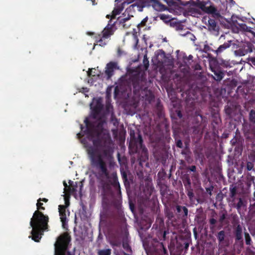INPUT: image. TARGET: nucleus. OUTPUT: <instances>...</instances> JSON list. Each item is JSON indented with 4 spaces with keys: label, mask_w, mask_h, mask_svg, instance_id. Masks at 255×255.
I'll return each instance as SVG.
<instances>
[{
    "label": "nucleus",
    "mask_w": 255,
    "mask_h": 255,
    "mask_svg": "<svg viewBox=\"0 0 255 255\" xmlns=\"http://www.w3.org/2000/svg\"><path fill=\"white\" fill-rule=\"evenodd\" d=\"M214 50H215L212 49L209 46H208L207 45H205V46H204V51L205 52L212 51V52H214Z\"/></svg>",
    "instance_id": "nucleus-47"
},
{
    "label": "nucleus",
    "mask_w": 255,
    "mask_h": 255,
    "mask_svg": "<svg viewBox=\"0 0 255 255\" xmlns=\"http://www.w3.org/2000/svg\"><path fill=\"white\" fill-rule=\"evenodd\" d=\"M158 16L160 19L162 20L165 23L170 22V24H172V22L171 21V18L169 15L164 14H160Z\"/></svg>",
    "instance_id": "nucleus-30"
},
{
    "label": "nucleus",
    "mask_w": 255,
    "mask_h": 255,
    "mask_svg": "<svg viewBox=\"0 0 255 255\" xmlns=\"http://www.w3.org/2000/svg\"><path fill=\"white\" fill-rule=\"evenodd\" d=\"M176 145L180 148H182L183 147V145L182 140L180 139L176 140Z\"/></svg>",
    "instance_id": "nucleus-45"
},
{
    "label": "nucleus",
    "mask_w": 255,
    "mask_h": 255,
    "mask_svg": "<svg viewBox=\"0 0 255 255\" xmlns=\"http://www.w3.org/2000/svg\"><path fill=\"white\" fill-rule=\"evenodd\" d=\"M130 141L129 142V149L134 153L141 152L145 156H147V149L143 144V139L139 132L136 137L133 130H130L129 132Z\"/></svg>",
    "instance_id": "nucleus-2"
},
{
    "label": "nucleus",
    "mask_w": 255,
    "mask_h": 255,
    "mask_svg": "<svg viewBox=\"0 0 255 255\" xmlns=\"http://www.w3.org/2000/svg\"><path fill=\"white\" fill-rule=\"evenodd\" d=\"M93 34H94V33H93V32H90L89 33V35H93Z\"/></svg>",
    "instance_id": "nucleus-63"
},
{
    "label": "nucleus",
    "mask_w": 255,
    "mask_h": 255,
    "mask_svg": "<svg viewBox=\"0 0 255 255\" xmlns=\"http://www.w3.org/2000/svg\"><path fill=\"white\" fill-rule=\"evenodd\" d=\"M111 20H109L108 24L102 31V38L104 39L108 38L114 34V23L111 24Z\"/></svg>",
    "instance_id": "nucleus-13"
},
{
    "label": "nucleus",
    "mask_w": 255,
    "mask_h": 255,
    "mask_svg": "<svg viewBox=\"0 0 255 255\" xmlns=\"http://www.w3.org/2000/svg\"><path fill=\"white\" fill-rule=\"evenodd\" d=\"M254 48V46L252 43L247 42L241 44L238 50V52L240 56H244L248 53L252 52Z\"/></svg>",
    "instance_id": "nucleus-10"
},
{
    "label": "nucleus",
    "mask_w": 255,
    "mask_h": 255,
    "mask_svg": "<svg viewBox=\"0 0 255 255\" xmlns=\"http://www.w3.org/2000/svg\"><path fill=\"white\" fill-rule=\"evenodd\" d=\"M213 188L214 187L213 186H211L209 187L206 188V191L210 196L212 195V192L213 190Z\"/></svg>",
    "instance_id": "nucleus-46"
},
{
    "label": "nucleus",
    "mask_w": 255,
    "mask_h": 255,
    "mask_svg": "<svg viewBox=\"0 0 255 255\" xmlns=\"http://www.w3.org/2000/svg\"><path fill=\"white\" fill-rule=\"evenodd\" d=\"M252 200L253 201H255V192L254 193V196H253V197L252 198Z\"/></svg>",
    "instance_id": "nucleus-60"
},
{
    "label": "nucleus",
    "mask_w": 255,
    "mask_h": 255,
    "mask_svg": "<svg viewBox=\"0 0 255 255\" xmlns=\"http://www.w3.org/2000/svg\"><path fill=\"white\" fill-rule=\"evenodd\" d=\"M217 223V220L214 218H211L209 220L210 228L213 229L215 227V224Z\"/></svg>",
    "instance_id": "nucleus-39"
},
{
    "label": "nucleus",
    "mask_w": 255,
    "mask_h": 255,
    "mask_svg": "<svg viewBox=\"0 0 255 255\" xmlns=\"http://www.w3.org/2000/svg\"><path fill=\"white\" fill-rule=\"evenodd\" d=\"M129 80L132 84L134 94L139 95L140 91L144 88L143 86L145 81L139 74L132 75Z\"/></svg>",
    "instance_id": "nucleus-7"
},
{
    "label": "nucleus",
    "mask_w": 255,
    "mask_h": 255,
    "mask_svg": "<svg viewBox=\"0 0 255 255\" xmlns=\"http://www.w3.org/2000/svg\"><path fill=\"white\" fill-rule=\"evenodd\" d=\"M88 75L90 76H95L96 75V74H95V72L93 73V69H89L88 71Z\"/></svg>",
    "instance_id": "nucleus-49"
},
{
    "label": "nucleus",
    "mask_w": 255,
    "mask_h": 255,
    "mask_svg": "<svg viewBox=\"0 0 255 255\" xmlns=\"http://www.w3.org/2000/svg\"><path fill=\"white\" fill-rule=\"evenodd\" d=\"M63 185L64 186L65 190H67L68 189L69 186H68V185L66 183L65 181H63Z\"/></svg>",
    "instance_id": "nucleus-55"
},
{
    "label": "nucleus",
    "mask_w": 255,
    "mask_h": 255,
    "mask_svg": "<svg viewBox=\"0 0 255 255\" xmlns=\"http://www.w3.org/2000/svg\"><path fill=\"white\" fill-rule=\"evenodd\" d=\"M112 121H114V125L115 126H116L118 124V120L116 118H115V119H114L113 118L112 119Z\"/></svg>",
    "instance_id": "nucleus-56"
},
{
    "label": "nucleus",
    "mask_w": 255,
    "mask_h": 255,
    "mask_svg": "<svg viewBox=\"0 0 255 255\" xmlns=\"http://www.w3.org/2000/svg\"><path fill=\"white\" fill-rule=\"evenodd\" d=\"M208 26L210 30L217 31L219 30V26L217 25V22L213 18H209Z\"/></svg>",
    "instance_id": "nucleus-21"
},
{
    "label": "nucleus",
    "mask_w": 255,
    "mask_h": 255,
    "mask_svg": "<svg viewBox=\"0 0 255 255\" xmlns=\"http://www.w3.org/2000/svg\"><path fill=\"white\" fill-rule=\"evenodd\" d=\"M244 235L246 245H250L251 244L252 240L249 234L246 232H245Z\"/></svg>",
    "instance_id": "nucleus-35"
},
{
    "label": "nucleus",
    "mask_w": 255,
    "mask_h": 255,
    "mask_svg": "<svg viewBox=\"0 0 255 255\" xmlns=\"http://www.w3.org/2000/svg\"><path fill=\"white\" fill-rule=\"evenodd\" d=\"M249 120L254 124H255V111L254 110H251L249 113Z\"/></svg>",
    "instance_id": "nucleus-34"
},
{
    "label": "nucleus",
    "mask_w": 255,
    "mask_h": 255,
    "mask_svg": "<svg viewBox=\"0 0 255 255\" xmlns=\"http://www.w3.org/2000/svg\"><path fill=\"white\" fill-rule=\"evenodd\" d=\"M161 194H162V202H163L164 200L165 194L162 193Z\"/></svg>",
    "instance_id": "nucleus-59"
},
{
    "label": "nucleus",
    "mask_w": 255,
    "mask_h": 255,
    "mask_svg": "<svg viewBox=\"0 0 255 255\" xmlns=\"http://www.w3.org/2000/svg\"><path fill=\"white\" fill-rule=\"evenodd\" d=\"M237 188L236 186H234L233 185L230 186L229 198L228 199L237 198Z\"/></svg>",
    "instance_id": "nucleus-25"
},
{
    "label": "nucleus",
    "mask_w": 255,
    "mask_h": 255,
    "mask_svg": "<svg viewBox=\"0 0 255 255\" xmlns=\"http://www.w3.org/2000/svg\"><path fill=\"white\" fill-rule=\"evenodd\" d=\"M216 236L220 245H222L224 243V241L226 237V232L225 231L222 230L219 231L216 235Z\"/></svg>",
    "instance_id": "nucleus-22"
},
{
    "label": "nucleus",
    "mask_w": 255,
    "mask_h": 255,
    "mask_svg": "<svg viewBox=\"0 0 255 255\" xmlns=\"http://www.w3.org/2000/svg\"><path fill=\"white\" fill-rule=\"evenodd\" d=\"M143 63L144 64L145 67H147L148 66V65H149L148 61L146 56H145L144 57Z\"/></svg>",
    "instance_id": "nucleus-50"
},
{
    "label": "nucleus",
    "mask_w": 255,
    "mask_h": 255,
    "mask_svg": "<svg viewBox=\"0 0 255 255\" xmlns=\"http://www.w3.org/2000/svg\"><path fill=\"white\" fill-rule=\"evenodd\" d=\"M233 224V234L235 238V244H238L241 246L244 245L243 237V229L242 226L239 224L238 219L234 217L232 222Z\"/></svg>",
    "instance_id": "nucleus-6"
},
{
    "label": "nucleus",
    "mask_w": 255,
    "mask_h": 255,
    "mask_svg": "<svg viewBox=\"0 0 255 255\" xmlns=\"http://www.w3.org/2000/svg\"><path fill=\"white\" fill-rule=\"evenodd\" d=\"M199 67H198V68L197 67L196 68V69H200V68H199V67L200 68V65H198Z\"/></svg>",
    "instance_id": "nucleus-62"
},
{
    "label": "nucleus",
    "mask_w": 255,
    "mask_h": 255,
    "mask_svg": "<svg viewBox=\"0 0 255 255\" xmlns=\"http://www.w3.org/2000/svg\"><path fill=\"white\" fill-rule=\"evenodd\" d=\"M117 64L113 62H110L107 64L105 73L109 77H111L113 75L114 70Z\"/></svg>",
    "instance_id": "nucleus-20"
},
{
    "label": "nucleus",
    "mask_w": 255,
    "mask_h": 255,
    "mask_svg": "<svg viewBox=\"0 0 255 255\" xmlns=\"http://www.w3.org/2000/svg\"><path fill=\"white\" fill-rule=\"evenodd\" d=\"M192 58H193V56H192V55H190L188 57V58H187V59H188L189 60H192Z\"/></svg>",
    "instance_id": "nucleus-58"
},
{
    "label": "nucleus",
    "mask_w": 255,
    "mask_h": 255,
    "mask_svg": "<svg viewBox=\"0 0 255 255\" xmlns=\"http://www.w3.org/2000/svg\"><path fill=\"white\" fill-rule=\"evenodd\" d=\"M112 250L110 249L100 250L98 251V255H111Z\"/></svg>",
    "instance_id": "nucleus-29"
},
{
    "label": "nucleus",
    "mask_w": 255,
    "mask_h": 255,
    "mask_svg": "<svg viewBox=\"0 0 255 255\" xmlns=\"http://www.w3.org/2000/svg\"><path fill=\"white\" fill-rule=\"evenodd\" d=\"M228 201L229 206L232 208H236L239 214H241V209L246 207V200L240 197L228 199Z\"/></svg>",
    "instance_id": "nucleus-8"
},
{
    "label": "nucleus",
    "mask_w": 255,
    "mask_h": 255,
    "mask_svg": "<svg viewBox=\"0 0 255 255\" xmlns=\"http://www.w3.org/2000/svg\"><path fill=\"white\" fill-rule=\"evenodd\" d=\"M188 169L192 172H195L196 171V167L195 165H191L188 167Z\"/></svg>",
    "instance_id": "nucleus-51"
},
{
    "label": "nucleus",
    "mask_w": 255,
    "mask_h": 255,
    "mask_svg": "<svg viewBox=\"0 0 255 255\" xmlns=\"http://www.w3.org/2000/svg\"><path fill=\"white\" fill-rule=\"evenodd\" d=\"M44 231L45 230H41L35 228H32V230L31 231V236H29V237H31L32 239L35 242H38L41 239V235L43 234Z\"/></svg>",
    "instance_id": "nucleus-16"
},
{
    "label": "nucleus",
    "mask_w": 255,
    "mask_h": 255,
    "mask_svg": "<svg viewBox=\"0 0 255 255\" xmlns=\"http://www.w3.org/2000/svg\"><path fill=\"white\" fill-rule=\"evenodd\" d=\"M167 233V231H166L165 230L163 231V229L159 230L157 232V233H156V235H157V236L158 238V239L160 241H164V240H165L166 235Z\"/></svg>",
    "instance_id": "nucleus-27"
},
{
    "label": "nucleus",
    "mask_w": 255,
    "mask_h": 255,
    "mask_svg": "<svg viewBox=\"0 0 255 255\" xmlns=\"http://www.w3.org/2000/svg\"><path fill=\"white\" fill-rule=\"evenodd\" d=\"M112 204L115 209L119 211L122 207V200L121 199L114 198L112 202Z\"/></svg>",
    "instance_id": "nucleus-24"
},
{
    "label": "nucleus",
    "mask_w": 255,
    "mask_h": 255,
    "mask_svg": "<svg viewBox=\"0 0 255 255\" xmlns=\"http://www.w3.org/2000/svg\"><path fill=\"white\" fill-rule=\"evenodd\" d=\"M147 1L156 11H163L166 9V6L157 0H147Z\"/></svg>",
    "instance_id": "nucleus-15"
},
{
    "label": "nucleus",
    "mask_w": 255,
    "mask_h": 255,
    "mask_svg": "<svg viewBox=\"0 0 255 255\" xmlns=\"http://www.w3.org/2000/svg\"><path fill=\"white\" fill-rule=\"evenodd\" d=\"M147 20H148L147 17H146L144 18H143L142 19V20L140 22V23L138 24V27H143V26H145L147 21Z\"/></svg>",
    "instance_id": "nucleus-42"
},
{
    "label": "nucleus",
    "mask_w": 255,
    "mask_h": 255,
    "mask_svg": "<svg viewBox=\"0 0 255 255\" xmlns=\"http://www.w3.org/2000/svg\"><path fill=\"white\" fill-rule=\"evenodd\" d=\"M207 3L208 2L204 1H199L197 2V5L206 13L212 14L214 17H220L221 14H224L227 9L226 5L224 3H221V5L224 7L221 9L219 7H215L213 5L206 6Z\"/></svg>",
    "instance_id": "nucleus-5"
},
{
    "label": "nucleus",
    "mask_w": 255,
    "mask_h": 255,
    "mask_svg": "<svg viewBox=\"0 0 255 255\" xmlns=\"http://www.w3.org/2000/svg\"><path fill=\"white\" fill-rule=\"evenodd\" d=\"M48 201V200L46 198H39V199H38L37 201L38 202H40L41 201H43L44 202H47Z\"/></svg>",
    "instance_id": "nucleus-52"
},
{
    "label": "nucleus",
    "mask_w": 255,
    "mask_h": 255,
    "mask_svg": "<svg viewBox=\"0 0 255 255\" xmlns=\"http://www.w3.org/2000/svg\"><path fill=\"white\" fill-rule=\"evenodd\" d=\"M253 168V163L251 162H248L247 163V168L248 170L250 171Z\"/></svg>",
    "instance_id": "nucleus-48"
},
{
    "label": "nucleus",
    "mask_w": 255,
    "mask_h": 255,
    "mask_svg": "<svg viewBox=\"0 0 255 255\" xmlns=\"http://www.w3.org/2000/svg\"><path fill=\"white\" fill-rule=\"evenodd\" d=\"M103 106L100 102H97L96 105L94 107L93 111L96 114H99L103 109Z\"/></svg>",
    "instance_id": "nucleus-31"
},
{
    "label": "nucleus",
    "mask_w": 255,
    "mask_h": 255,
    "mask_svg": "<svg viewBox=\"0 0 255 255\" xmlns=\"http://www.w3.org/2000/svg\"><path fill=\"white\" fill-rule=\"evenodd\" d=\"M188 247V244H186V246H185V248H187Z\"/></svg>",
    "instance_id": "nucleus-64"
},
{
    "label": "nucleus",
    "mask_w": 255,
    "mask_h": 255,
    "mask_svg": "<svg viewBox=\"0 0 255 255\" xmlns=\"http://www.w3.org/2000/svg\"><path fill=\"white\" fill-rule=\"evenodd\" d=\"M65 203L66 206L60 205L58 206V210L59 213V216L61 221L63 225H64L67 222L66 215V206H69V203H68L65 199Z\"/></svg>",
    "instance_id": "nucleus-14"
},
{
    "label": "nucleus",
    "mask_w": 255,
    "mask_h": 255,
    "mask_svg": "<svg viewBox=\"0 0 255 255\" xmlns=\"http://www.w3.org/2000/svg\"><path fill=\"white\" fill-rule=\"evenodd\" d=\"M225 110L227 114H230L231 109L229 108L226 109Z\"/></svg>",
    "instance_id": "nucleus-57"
},
{
    "label": "nucleus",
    "mask_w": 255,
    "mask_h": 255,
    "mask_svg": "<svg viewBox=\"0 0 255 255\" xmlns=\"http://www.w3.org/2000/svg\"><path fill=\"white\" fill-rule=\"evenodd\" d=\"M211 71L214 73V76L213 78L217 81H221L225 76L224 72L221 69L219 66L212 67L210 65Z\"/></svg>",
    "instance_id": "nucleus-11"
},
{
    "label": "nucleus",
    "mask_w": 255,
    "mask_h": 255,
    "mask_svg": "<svg viewBox=\"0 0 255 255\" xmlns=\"http://www.w3.org/2000/svg\"><path fill=\"white\" fill-rule=\"evenodd\" d=\"M72 183L73 182L72 181L69 180V183L70 184V185L68 186V189L66 190H67V192H68L69 193H73L76 191V189L75 187L71 186Z\"/></svg>",
    "instance_id": "nucleus-38"
},
{
    "label": "nucleus",
    "mask_w": 255,
    "mask_h": 255,
    "mask_svg": "<svg viewBox=\"0 0 255 255\" xmlns=\"http://www.w3.org/2000/svg\"><path fill=\"white\" fill-rule=\"evenodd\" d=\"M205 219V217L202 214H197L195 216V220L198 224H203Z\"/></svg>",
    "instance_id": "nucleus-28"
},
{
    "label": "nucleus",
    "mask_w": 255,
    "mask_h": 255,
    "mask_svg": "<svg viewBox=\"0 0 255 255\" xmlns=\"http://www.w3.org/2000/svg\"><path fill=\"white\" fill-rule=\"evenodd\" d=\"M133 37H134L135 40L136 41V43H137L138 42V39L137 36L136 35V33H134L133 34Z\"/></svg>",
    "instance_id": "nucleus-54"
},
{
    "label": "nucleus",
    "mask_w": 255,
    "mask_h": 255,
    "mask_svg": "<svg viewBox=\"0 0 255 255\" xmlns=\"http://www.w3.org/2000/svg\"><path fill=\"white\" fill-rule=\"evenodd\" d=\"M182 181L185 189H190L191 187V182L188 175H185L182 178Z\"/></svg>",
    "instance_id": "nucleus-23"
},
{
    "label": "nucleus",
    "mask_w": 255,
    "mask_h": 255,
    "mask_svg": "<svg viewBox=\"0 0 255 255\" xmlns=\"http://www.w3.org/2000/svg\"><path fill=\"white\" fill-rule=\"evenodd\" d=\"M71 236L67 233L59 236L54 244V255H72L68 251Z\"/></svg>",
    "instance_id": "nucleus-3"
},
{
    "label": "nucleus",
    "mask_w": 255,
    "mask_h": 255,
    "mask_svg": "<svg viewBox=\"0 0 255 255\" xmlns=\"http://www.w3.org/2000/svg\"><path fill=\"white\" fill-rule=\"evenodd\" d=\"M96 42L101 46H104L107 44V43L105 42L102 38V36H101L100 34H99L97 37H96Z\"/></svg>",
    "instance_id": "nucleus-32"
},
{
    "label": "nucleus",
    "mask_w": 255,
    "mask_h": 255,
    "mask_svg": "<svg viewBox=\"0 0 255 255\" xmlns=\"http://www.w3.org/2000/svg\"><path fill=\"white\" fill-rule=\"evenodd\" d=\"M151 253L147 252V255H168L166 249L162 243L158 241L155 242Z\"/></svg>",
    "instance_id": "nucleus-9"
},
{
    "label": "nucleus",
    "mask_w": 255,
    "mask_h": 255,
    "mask_svg": "<svg viewBox=\"0 0 255 255\" xmlns=\"http://www.w3.org/2000/svg\"><path fill=\"white\" fill-rule=\"evenodd\" d=\"M48 222L47 215H44L40 211H35L30 220V225L32 228L45 231L48 229Z\"/></svg>",
    "instance_id": "nucleus-4"
},
{
    "label": "nucleus",
    "mask_w": 255,
    "mask_h": 255,
    "mask_svg": "<svg viewBox=\"0 0 255 255\" xmlns=\"http://www.w3.org/2000/svg\"><path fill=\"white\" fill-rule=\"evenodd\" d=\"M130 18L129 16H128L127 17L121 18L120 19V22L121 23H123V26L126 28H128L129 27V25H127L126 24H125L126 22Z\"/></svg>",
    "instance_id": "nucleus-37"
},
{
    "label": "nucleus",
    "mask_w": 255,
    "mask_h": 255,
    "mask_svg": "<svg viewBox=\"0 0 255 255\" xmlns=\"http://www.w3.org/2000/svg\"><path fill=\"white\" fill-rule=\"evenodd\" d=\"M201 130V124L198 123L195 125L189 128L188 129V132L192 138H194L198 135H201L202 134V131Z\"/></svg>",
    "instance_id": "nucleus-12"
},
{
    "label": "nucleus",
    "mask_w": 255,
    "mask_h": 255,
    "mask_svg": "<svg viewBox=\"0 0 255 255\" xmlns=\"http://www.w3.org/2000/svg\"><path fill=\"white\" fill-rule=\"evenodd\" d=\"M113 194L111 185L107 182H105L102 184V195L103 199H106L107 196L111 195Z\"/></svg>",
    "instance_id": "nucleus-17"
},
{
    "label": "nucleus",
    "mask_w": 255,
    "mask_h": 255,
    "mask_svg": "<svg viewBox=\"0 0 255 255\" xmlns=\"http://www.w3.org/2000/svg\"><path fill=\"white\" fill-rule=\"evenodd\" d=\"M218 119H216V121L215 120L214 121V122H215L216 124H218Z\"/></svg>",
    "instance_id": "nucleus-61"
},
{
    "label": "nucleus",
    "mask_w": 255,
    "mask_h": 255,
    "mask_svg": "<svg viewBox=\"0 0 255 255\" xmlns=\"http://www.w3.org/2000/svg\"><path fill=\"white\" fill-rule=\"evenodd\" d=\"M186 193L190 199H192L194 197L193 190L192 187H190V189H185Z\"/></svg>",
    "instance_id": "nucleus-36"
},
{
    "label": "nucleus",
    "mask_w": 255,
    "mask_h": 255,
    "mask_svg": "<svg viewBox=\"0 0 255 255\" xmlns=\"http://www.w3.org/2000/svg\"><path fill=\"white\" fill-rule=\"evenodd\" d=\"M232 41L229 40L227 42H225L223 44L221 45L217 49L214 51V52L217 54V55H220L226 49L229 48L232 44Z\"/></svg>",
    "instance_id": "nucleus-19"
},
{
    "label": "nucleus",
    "mask_w": 255,
    "mask_h": 255,
    "mask_svg": "<svg viewBox=\"0 0 255 255\" xmlns=\"http://www.w3.org/2000/svg\"><path fill=\"white\" fill-rule=\"evenodd\" d=\"M177 115L179 117V118H181L182 117V114L180 111H176Z\"/></svg>",
    "instance_id": "nucleus-53"
},
{
    "label": "nucleus",
    "mask_w": 255,
    "mask_h": 255,
    "mask_svg": "<svg viewBox=\"0 0 255 255\" xmlns=\"http://www.w3.org/2000/svg\"><path fill=\"white\" fill-rule=\"evenodd\" d=\"M176 209L178 216L183 219H186L187 218L188 210L185 206L176 205Z\"/></svg>",
    "instance_id": "nucleus-18"
},
{
    "label": "nucleus",
    "mask_w": 255,
    "mask_h": 255,
    "mask_svg": "<svg viewBox=\"0 0 255 255\" xmlns=\"http://www.w3.org/2000/svg\"><path fill=\"white\" fill-rule=\"evenodd\" d=\"M111 185H112L116 189H118L120 190V183L118 181V178L117 176H115L113 177V181Z\"/></svg>",
    "instance_id": "nucleus-33"
},
{
    "label": "nucleus",
    "mask_w": 255,
    "mask_h": 255,
    "mask_svg": "<svg viewBox=\"0 0 255 255\" xmlns=\"http://www.w3.org/2000/svg\"><path fill=\"white\" fill-rule=\"evenodd\" d=\"M238 28L244 32H248L253 33V31L252 30V28L250 27H248L246 24L244 23H238Z\"/></svg>",
    "instance_id": "nucleus-26"
},
{
    "label": "nucleus",
    "mask_w": 255,
    "mask_h": 255,
    "mask_svg": "<svg viewBox=\"0 0 255 255\" xmlns=\"http://www.w3.org/2000/svg\"><path fill=\"white\" fill-rule=\"evenodd\" d=\"M121 174L123 181L125 184H126V182L128 181V176L127 173L125 171H123L122 172Z\"/></svg>",
    "instance_id": "nucleus-44"
},
{
    "label": "nucleus",
    "mask_w": 255,
    "mask_h": 255,
    "mask_svg": "<svg viewBox=\"0 0 255 255\" xmlns=\"http://www.w3.org/2000/svg\"><path fill=\"white\" fill-rule=\"evenodd\" d=\"M227 216V213L226 212L222 213L221 215H220L219 221L221 223H223L224 222V220L226 219Z\"/></svg>",
    "instance_id": "nucleus-41"
},
{
    "label": "nucleus",
    "mask_w": 255,
    "mask_h": 255,
    "mask_svg": "<svg viewBox=\"0 0 255 255\" xmlns=\"http://www.w3.org/2000/svg\"><path fill=\"white\" fill-rule=\"evenodd\" d=\"M87 134L93 138V145L87 146V152L93 166L99 168L101 175L106 178L109 177V173L107 165L104 160V157L109 158L113 153V143L109 134L101 136L103 130L104 122L101 120L95 122L85 120Z\"/></svg>",
    "instance_id": "nucleus-1"
},
{
    "label": "nucleus",
    "mask_w": 255,
    "mask_h": 255,
    "mask_svg": "<svg viewBox=\"0 0 255 255\" xmlns=\"http://www.w3.org/2000/svg\"><path fill=\"white\" fill-rule=\"evenodd\" d=\"M123 247L127 252L130 253L131 252V249L128 243L123 242Z\"/></svg>",
    "instance_id": "nucleus-40"
},
{
    "label": "nucleus",
    "mask_w": 255,
    "mask_h": 255,
    "mask_svg": "<svg viewBox=\"0 0 255 255\" xmlns=\"http://www.w3.org/2000/svg\"><path fill=\"white\" fill-rule=\"evenodd\" d=\"M37 209V210L36 211H40V210H44L45 208L43 207V203H41L40 202H38L36 204Z\"/></svg>",
    "instance_id": "nucleus-43"
}]
</instances>
